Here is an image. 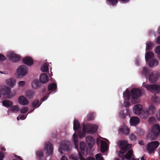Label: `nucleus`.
<instances>
[{
  "label": "nucleus",
  "mask_w": 160,
  "mask_h": 160,
  "mask_svg": "<svg viewBox=\"0 0 160 160\" xmlns=\"http://www.w3.org/2000/svg\"><path fill=\"white\" fill-rule=\"evenodd\" d=\"M41 104V102H39V100L36 99L32 103V106L33 108H38Z\"/></svg>",
  "instance_id": "f704fd0d"
},
{
  "label": "nucleus",
  "mask_w": 160,
  "mask_h": 160,
  "mask_svg": "<svg viewBox=\"0 0 160 160\" xmlns=\"http://www.w3.org/2000/svg\"><path fill=\"white\" fill-rule=\"evenodd\" d=\"M130 93L131 97L133 99H137L141 95V90L136 88H132L131 90Z\"/></svg>",
  "instance_id": "423d86ee"
},
{
  "label": "nucleus",
  "mask_w": 160,
  "mask_h": 160,
  "mask_svg": "<svg viewBox=\"0 0 160 160\" xmlns=\"http://www.w3.org/2000/svg\"><path fill=\"white\" fill-rule=\"evenodd\" d=\"M80 147L82 153L83 154L87 153V150H86L87 148L86 147L84 142H81L80 143Z\"/></svg>",
  "instance_id": "cd10ccee"
},
{
  "label": "nucleus",
  "mask_w": 160,
  "mask_h": 160,
  "mask_svg": "<svg viewBox=\"0 0 160 160\" xmlns=\"http://www.w3.org/2000/svg\"><path fill=\"white\" fill-rule=\"evenodd\" d=\"M159 144V142L157 141L151 142L147 145V150L149 153H153Z\"/></svg>",
  "instance_id": "f03ea898"
},
{
  "label": "nucleus",
  "mask_w": 160,
  "mask_h": 160,
  "mask_svg": "<svg viewBox=\"0 0 160 160\" xmlns=\"http://www.w3.org/2000/svg\"><path fill=\"white\" fill-rule=\"evenodd\" d=\"M149 72H150L148 68L144 67L143 68L141 72V74L142 75H144L146 78H147L148 76Z\"/></svg>",
  "instance_id": "c756f323"
},
{
  "label": "nucleus",
  "mask_w": 160,
  "mask_h": 160,
  "mask_svg": "<svg viewBox=\"0 0 160 160\" xmlns=\"http://www.w3.org/2000/svg\"><path fill=\"white\" fill-rule=\"evenodd\" d=\"M57 84L54 83H51L49 84L48 87V90L49 91H54L57 88Z\"/></svg>",
  "instance_id": "72a5a7b5"
},
{
  "label": "nucleus",
  "mask_w": 160,
  "mask_h": 160,
  "mask_svg": "<svg viewBox=\"0 0 160 160\" xmlns=\"http://www.w3.org/2000/svg\"><path fill=\"white\" fill-rule=\"evenodd\" d=\"M82 154L81 152H78V155L73 154L71 155V158L74 160H80V156L79 155Z\"/></svg>",
  "instance_id": "a19ab883"
},
{
  "label": "nucleus",
  "mask_w": 160,
  "mask_h": 160,
  "mask_svg": "<svg viewBox=\"0 0 160 160\" xmlns=\"http://www.w3.org/2000/svg\"><path fill=\"white\" fill-rule=\"evenodd\" d=\"M107 146V144L105 142L102 141H101V150L102 152L104 153L106 151Z\"/></svg>",
  "instance_id": "393cba45"
},
{
  "label": "nucleus",
  "mask_w": 160,
  "mask_h": 160,
  "mask_svg": "<svg viewBox=\"0 0 160 160\" xmlns=\"http://www.w3.org/2000/svg\"><path fill=\"white\" fill-rule=\"evenodd\" d=\"M96 160H103V157L101 154H97L95 156Z\"/></svg>",
  "instance_id": "8fccbe9b"
},
{
  "label": "nucleus",
  "mask_w": 160,
  "mask_h": 160,
  "mask_svg": "<svg viewBox=\"0 0 160 160\" xmlns=\"http://www.w3.org/2000/svg\"><path fill=\"white\" fill-rule=\"evenodd\" d=\"M154 54L152 52L150 51L147 52L146 53L145 56V58L146 62H148L149 59L152 58L154 57Z\"/></svg>",
  "instance_id": "bb28decb"
},
{
  "label": "nucleus",
  "mask_w": 160,
  "mask_h": 160,
  "mask_svg": "<svg viewBox=\"0 0 160 160\" xmlns=\"http://www.w3.org/2000/svg\"><path fill=\"white\" fill-rule=\"evenodd\" d=\"M86 140L88 148L90 149L92 148L95 143L94 139L92 136L89 135L86 137Z\"/></svg>",
  "instance_id": "9d476101"
},
{
  "label": "nucleus",
  "mask_w": 160,
  "mask_h": 160,
  "mask_svg": "<svg viewBox=\"0 0 160 160\" xmlns=\"http://www.w3.org/2000/svg\"><path fill=\"white\" fill-rule=\"evenodd\" d=\"M25 84V82L24 81H20L19 82V85L20 87H23Z\"/></svg>",
  "instance_id": "6e6d98bb"
},
{
  "label": "nucleus",
  "mask_w": 160,
  "mask_h": 160,
  "mask_svg": "<svg viewBox=\"0 0 160 160\" xmlns=\"http://www.w3.org/2000/svg\"><path fill=\"white\" fill-rule=\"evenodd\" d=\"M87 129V127L86 125L83 124L82 125V132H79L78 133L79 137L80 138H82L86 134Z\"/></svg>",
  "instance_id": "a878e982"
},
{
  "label": "nucleus",
  "mask_w": 160,
  "mask_h": 160,
  "mask_svg": "<svg viewBox=\"0 0 160 160\" xmlns=\"http://www.w3.org/2000/svg\"><path fill=\"white\" fill-rule=\"evenodd\" d=\"M37 160H46V158L43 156V152L42 150H38L36 152Z\"/></svg>",
  "instance_id": "6ab92c4d"
},
{
  "label": "nucleus",
  "mask_w": 160,
  "mask_h": 160,
  "mask_svg": "<svg viewBox=\"0 0 160 160\" xmlns=\"http://www.w3.org/2000/svg\"><path fill=\"white\" fill-rule=\"evenodd\" d=\"M11 89L9 87L4 86L1 90L0 92L3 95H8L10 94Z\"/></svg>",
  "instance_id": "a211bd4d"
},
{
  "label": "nucleus",
  "mask_w": 160,
  "mask_h": 160,
  "mask_svg": "<svg viewBox=\"0 0 160 160\" xmlns=\"http://www.w3.org/2000/svg\"><path fill=\"white\" fill-rule=\"evenodd\" d=\"M47 98L45 96L42 99V100L43 101H44L46 100Z\"/></svg>",
  "instance_id": "69168bd1"
},
{
  "label": "nucleus",
  "mask_w": 160,
  "mask_h": 160,
  "mask_svg": "<svg viewBox=\"0 0 160 160\" xmlns=\"http://www.w3.org/2000/svg\"><path fill=\"white\" fill-rule=\"evenodd\" d=\"M41 85V84L38 80H35L32 82V86L34 89H36L40 87Z\"/></svg>",
  "instance_id": "c85d7f7f"
},
{
  "label": "nucleus",
  "mask_w": 160,
  "mask_h": 160,
  "mask_svg": "<svg viewBox=\"0 0 160 160\" xmlns=\"http://www.w3.org/2000/svg\"><path fill=\"white\" fill-rule=\"evenodd\" d=\"M143 85L144 87L152 92H154L158 93L160 92V86L158 85L157 84L149 85L144 83H143Z\"/></svg>",
  "instance_id": "7ed1b4c3"
},
{
  "label": "nucleus",
  "mask_w": 160,
  "mask_h": 160,
  "mask_svg": "<svg viewBox=\"0 0 160 160\" xmlns=\"http://www.w3.org/2000/svg\"><path fill=\"white\" fill-rule=\"evenodd\" d=\"M28 107H23L20 110V112L22 113H24L26 112L28 110Z\"/></svg>",
  "instance_id": "de8ad7c7"
},
{
  "label": "nucleus",
  "mask_w": 160,
  "mask_h": 160,
  "mask_svg": "<svg viewBox=\"0 0 160 160\" xmlns=\"http://www.w3.org/2000/svg\"><path fill=\"white\" fill-rule=\"evenodd\" d=\"M18 102L20 104L22 105H27L29 103L28 101L23 96L19 97Z\"/></svg>",
  "instance_id": "f3484780"
},
{
  "label": "nucleus",
  "mask_w": 160,
  "mask_h": 160,
  "mask_svg": "<svg viewBox=\"0 0 160 160\" xmlns=\"http://www.w3.org/2000/svg\"><path fill=\"white\" fill-rule=\"evenodd\" d=\"M16 158L19 160H22L21 157L19 156H15Z\"/></svg>",
  "instance_id": "0e129e2a"
},
{
  "label": "nucleus",
  "mask_w": 160,
  "mask_h": 160,
  "mask_svg": "<svg viewBox=\"0 0 160 160\" xmlns=\"http://www.w3.org/2000/svg\"><path fill=\"white\" fill-rule=\"evenodd\" d=\"M48 66L47 63H45L41 67V70L42 72H47L48 71Z\"/></svg>",
  "instance_id": "ea45409f"
},
{
  "label": "nucleus",
  "mask_w": 160,
  "mask_h": 160,
  "mask_svg": "<svg viewBox=\"0 0 160 160\" xmlns=\"http://www.w3.org/2000/svg\"><path fill=\"white\" fill-rule=\"evenodd\" d=\"M130 104V103L128 102H126L125 103V106L126 107H129Z\"/></svg>",
  "instance_id": "680f3d73"
},
{
  "label": "nucleus",
  "mask_w": 160,
  "mask_h": 160,
  "mask_svg": "<svg viewBox=\"0 0 160 160\" xmlns=\"http://www.w3.org/2000/svg\"><path fill=\"white\" fill-rule=\"evenodd\" d=\"M160 134V126L158 124H155L152 130L148 134L147 138L150 140H156Z\"/></svg>",
  "instance_id": "f257e3e1"
},
{
  "label": "nucleus",
  "mask_w": 160,
  "mask_h": 160,
  "mask_svg": "<svg viewBox=\"0 0 160 160\" xmlns=\"http://www.w3.org/2000/svg\"><path fill=\"white\" fill-rule=\"evenodd\" d=\"M45 149L47 151L46 154L47 156L52 155L53 152V145L50 142H48L46 143Z\"/></svg>",
  "instance_id": "6e6552de"
},
{
  "label": "nucleus",
  "mask_w": 160,
  "mask_h": 160,
  "mask_svg": "<svg viewBox=\"0 0 160 160\" xmlns=\"http://www.w3.org/2000/svg\"><path fill=\"white\" fill-rule=\"evenodd\" d=\"M123 97L125 99L127 100H129L130 98L129 91L126 89L125 92L123 93Z\"/></svg>",
  "instance_id": "e433bc0d"
},
{
  "label": "nucleus",
  "mask_w": 160,
  "mask_h": 160,
  "mask_svg": "<svg viewBox=\"0 0 160 160\" xmlns=\"http://www.w3.org/2000/svg\"><path fill=\"white\" fill-rule=\"evenodd\" d=\"M26 116H25L23 114H20L17 117V119L18 120L20 119L24 120L26 118Z\"/></svg>",
  "instance_id": "3c124183"
},
{
  "label": "nucleus",
  "mask_w": 160,
  "mask_h": 160,
  "mask_svg": "<svg viewBox=\"0 0 160 160\" xmlns=\"http://www.w3.org/2000/svg\"><path fill=\"white\" fill-rule=\"evenodd\" d=\"M73 141L75 146V148L78 149L79 142L78 140V135L76 132L73 135Z\"/></svg>",
  "instance_id": "4be33fe9"
},
{
  "label": "nucleus",
  "mask_w": 160,
  "mask_h": 160,
  "mask_svg": "<svg viewBox=\"0 0 160 160\" xmlns=\"http://www.w3.org/2000/svg\"><path fill=\"white\" fill-rule=\"evenodd\" d=\"M119 131L123 134L127 135L129 133V129L127 126L123 125L120 127Z\"/></svg>",
  "instance_id": "aec40b11"
},
{
  "label": "nucleus",
  "mask_w": 160,
  "mask_h": 160,
  "mask_svg": "<svg viewBox=\"0 0 160 160\" xmlns=\"http://www.w3.org/2000/svg\"><path fill=\"white\" fill-rule=\"evenodd\" d=\"M3 105L6 107L12 106L13 105V102L10 100H4L2 102Z\"/></svg>",
  "instance_id": "7c9ffc66"
},
{
  "label": "nucleus",
  "mask_w": 160,
  "mask_h": 160,
  "mask_svg": "<svg viewBox=\"0 0 160 160\" xmlns=\"http://www.w3.org/2000/svg\"><path fill=\"white\" fill-rule=\"evenodd\" d=\"M160 76L159 72L158 71H154L149 76V80L152 83L155 82L158 79Z\"/></svg>",
  "instance_id": "39448f33"
},
{
  "label": "nucleus",
  "mask_w": 160,
  "mask_h": 160,
  "mask_svg": "<svg viewBox=\"0 0 160 160\" xmlns=\"http://www.w3.org/2000/svg\"><path fill=\"white\" fill-rule=\"evenodd\" d=\"M130 138L131 140L134 141L136 140V137L134 134H132L130 135Z\"/></svg>",
  "instance_id": "864d4df0"
},
{
  "label": "nucleus",
  "mask_w": 160,
  "mask_h": 160,
  "mask_svg": "<svg viewBox=\"0 0 160 160\" xmlns=\"http://www.w3.org/2000/svg\"><path fill=\"white\" fill-rule=\"evenodd\" d=\"M158 32L159 34H160V27L158 28Z\"/></svg>",
  "instance_id": "338daca9"
},
{
  "label": "nucleus",
  "mask_w": 160,
  "mask_h": 160,
  "mask_svg": "<svg viewBox=\"0 0 160 160\" xmlns=\"http://www.w3.org/2000/svg\"><path fill=\"white\" fill-rule=\"evenodd\" d=\"M11 110L14 112H17L19 110V108L18 105L14 106L11 108Z\"/></svg>",
  "instance_id": "a18cd8bd"
},
{
  "label": "nucleus",
  "mask_w": 160,
  "mask_h": 160,
  "mask_svg": "<svg viewBox=\"0 0 160 160\" xmlns=\"http://www.w3.org/2000/svg\"><path fill=\"white\" fill-rule=\"evenodd\" d=\"M94 113L93 112L89 114L87 116V120L89 121L94 120Z\"/></svg>",
  "instance_id": "37998d69"
},
{
  "label": "nucleus",
  "mask_w": 160,
  "mask_h": 160,
  "mask_svg": "<svg viewBox=\"0 0 160 160\" xmlns=\"http://www.w3.org/2000/svg\"><path fill=\"white\" fill-rule=\"evenodd\" d=\"M35 94L34 92L30 90H27L25 92V95L28 98H33Z\"/></svg>",
  "instance_id": "5701e85b"
},
{
  "label": "nucleus",
  "mask_w": 160,
  "mask_h": 160,
  "mask_svg": "<svg viewBox=\"0 0 160 160\" xmlns=\"http://www.w3.org/2000/svg\"><path fill=\"white\" fill-rule=\"evenodd\" d=\"M148 110L150 114H152L155 112L156 109L154 106L151 105L149 106Z\"/></svg>",
  "instance_id": "4c0bfd02"
},
{
  "label": "nucleus",
  "mask_w": 160,
  "mask_h": 160,
  "mask_svg": "<svg viewBox=\"0 0 160 160\" xmlns=\"http://www.w3.org/2000/svg\"><path fill=\"white\" fill-rule=\"evenodd\" d=\"M8 57L10 61L14 62H17L20 59V57L19 56L12 52L8 53Z\"/></svg>",
  "instance_id": "1a4fd4ad"
},
{
  "label": "nucleus",
  "mask_w": 160,
  "mask_h": 160,
  "mask_svg": "<svg viewBox=\"0 0 160 160\" xmlns=\"http://www.w3.org/2000/svg\"><path fill=\"white\" fill-rule=\"evenodd\" d=\"M40 81L41 82L45 83L48 82L49 80L48 75L45 73H42L40 76Z\"/></svg>",
  "instance_id": "dca6fc26"
},
{
  "label": "nucleus",
  "mask_w": 160,
  "mask_h": 160,
  "mask_svg": "<svg viewBox=\"0 0 160 160\" xmlns=\"http://www.w3.org/2000/svg\"><path fill=\"white\" fill-rule=\"evenodd\" d=\"M17 71L19 76H24L28 73V69L27 66L22 65L20 66L18 68Z\"/></svg>",
  "instance_id": "0eeeda50"
},
{
  "label": "nucleus",
  "mask_w": 160,
  "mask_h": 160,
  "mask_svg": "<svg viewBox=\"0 0 160 160\" xmlns=\"http://www.w3.org/2000/svg\"><path fill=\"white\" fill-rule=\"evenodd\" d=\"M119 115L121 118H124L127 116V115L124 113V111H121L120 112Z\"/></svg>",
  "instance_id": "603ef678"
},
{
  "label": "nucleus",
  "mask_w": 160,
  "mask_h": 160,
  "mask_svg": "<svg viewBox=\"0 0 160 160\" xmlns=\"http://www.w3.org/2000/svg\"><path fill=\"white\" fill-rule=\"evenodd\" d=\"M152 100L155 104H158L160 103V99L156 96V94L152 96Z\"/></svg>",
  "instance_id": "58836bf2"
},
{
  "label": "nucleus",
  "mask_w": 160,
  "mask_h": 160,
  "mask_svg": "<svg viewBox=\"0 0 160 160\" xmlns=\"http://www.w3.org/2000/svg\"><path fill=\"white\" fill-rule=\"evenodd\" d=\"M6 58L4 55L0 53V61H5L6 60Z\"/></svg>",
  "instance_id": "5fc2aeb1"
},
{
  "label": "nucleus",
  "mask_w": 160,
  "mask_h": 160,
  "mask_svg": "<svg viewBox=\"0 0 160 160\" xmlns=\"http://www.w3.org/2000/svg\"><path fill=\"white\" fill-rule=\"evenodd\" d=\"M140 120L137 117H133L130 119V122L132 125H136L138 124Z\"/></svg>",
  "instance_id": "412c9836"
},
{
  "label": "nucleus",
  "mask_w": 160,
  "mask_h": 160,
  "mask_svg": "<svg viewBox=\"0 0 160 160\" xmlns=\"http://www.w3.org/2000/svg\"><path fill=\"white\" fill-rule=\"evenodd\" d=\"M46 88H44L42 90V92L43 93H44L46 90Z\"/></svg>",
  "instance_id": "774afa93"
},
{
  "label": "nucleus",
  "mask_w": 160,
  "mask_h": 160,
  "mask_svg": "<svg viewBox=\"0 0 160 160\" xmlns=\"http://www.w3.org/2000/svg\"><path fill=\"white\" fill-rule=\"evenodd\" d=\"M61 160H68V159L66 156H63L62 157Z\"/></svg>",
  "instance_id": "bf43d9fd"
},
{
  "label": "nucleus",
  "mask_w": 160,
  "mask_h": 160,
  "mask_svg": "<svg viewBox=\"0 0 160 160\" xmlns=\"http://www.w3.org/2000/svg\"><path fill=\"white\" fill-rule=\"evenodd\" d=\"M133 111L137 115H140L142 111V106L140 104H136L133 108Z\"/></svg>",
  "instance_id": "9b49d317"
},
{
  "label": "nucleus",
  "mask_w": 160,
  "mask_h": 160,
  "mask_svg": "<svg viewBox=\"0 0 160 160\" xmlns=\"http://www.w3.org/2000/svg\"><path fill=\"white\" fill-rule=\"evenodd\" d=\"M139 144L141 145H144V142L143 140H141L139 142Z\"/></svg>",
  "instance_id": "e2e57ef3"
},
{
  "label": "nucleus",
  "mask_w": 160,
  "mask_h": 160,
  "mask_svg": "<svg viewBox=\"0 0 160 160\" xmlns=\"http://www.w3.org/2000/svg\"><path fill=\"white\" fill-rule=\"evenodd\" d=\"M109 4L113 6L115 5L118 2L117 0H107Z\"/></svg>",
  "instance_id": "09e8293b"
},
{
  "label": "nucleus",
  "mask_w": 160,
  "mask_h": 160,
  "mask_svg": "<svg viewBox=\"0 0 160 160\" xmlns=\"http://www.w3.org/2000/svg\"><path fill=\"white\" fill-rule=\"evenodd\" d=\"M4 158V154L2 152L0 151V160H3Z\"/></svg>",
  "instance_id": "13d9d810"
},
{
  "label": "nucleus",
  "mask_w": 160,
  "mask_h": 160,
  "mask_svg": "<svg viewBox=\"0 0 160 160\" xmlns=\"http://www.w3.org/2000/svg\"><path fill=\"white\" fill-rule=\"evenodd\" d=\"M153 45V43L151 42H148L146 44V50H149L151 49Z\"/></svg>",
  "instance_id": "c03bdc74"
},
{
  "label": "nucleus",
  "mask_w": 160,
  "mask_h": 160,
  "mask_svg": "<svg viewBox=\"0 0 160 160\" xmlns=\"http://www.w3.org/2000/svg\"><path fill=\"white\" fill-rule=\"evenodd\" d=\"M79 155L80 157V160H95V158L92 156L88 157L85 159L82 154H80Z\"/></svg>",
  "instance_id": "79ce46f5"
},
{
  "label": "nucleus",
  "mask_w": 160,
  "mask_h": 160,
  "mask_svg": "<svg viewBox=\"0 0 160 160\" xmlns=\"http://www.w3.org/2000/svg\"><path fill=\"white\" fill-rule=\"evenodd\" d=\"M158 64V62L156 59H152L149 62V66L151 68L157 66Z\"/></svg>",
  "instance_id": "b1692460"
},
{
  "label": "nucleus",
  "mask_w": 160,
  "mask_h": 160,
  "mask_svg": "<svg viewBox=\"0 0 160 160\" xmlns=\"http://www.w3.org/2000/svg\"><path fill=\"white\" fill-rule=\"evenodd\" d=\"M126 141H120L118 142L121 148L120 152L121 154L123 155L130 148L129 145H126Z\"/></svg>",
  "instance_id": "20e7f679"
},
{
  "label": "nucleus",
  "mask_w": 160,
  "mask_h": 160,
  "mask_svg": "<svg viewBox=\"0 0 160 160\" xmlns=\"http://www.w3.org/2000/svg\"><path fill=\"white\" fill-rule=\"evenodd\" d=\"M86 126L87 129L91 133L96 132L98 129V126L96 125L88 124Z\"/></svg>",
  "instance_id": "ddd939ff"
},
{
  "label": "nucleus",
  "mask_w": 160,
  "mask_h": 160,
  "mask_svg": "<svg viewBox=\"0 0 160 160\" xmlns=\"http://www.w3.org/2000/svg\"><path fill=\"white\" fill-rule=\"evenodd\" d=\"M22 62L27 65L30 66L33 64V60L30 57H26L23 59Z\"/></svg>",
  "instance_id": "2eb2a0df"
},
{
  "label": "nucleus",
  "mask_w": 160,
  "mask_h": 160,
  "mask_svg": "<svg viewBox=\"0 0 160 160\" xmlns=\"http://www.w3.org/2000/svg\"><path fill=\"white\" fill-rule=\"evenodd\" d=\"M156 117L157 119L160 121V109L158 111V112L157 113Z\"/></svg>",
  "instance_id": "4d7b16f0"
},
{
  "label": "nucleus",
  "mask_w": 160,
  "mask_h": 160,
  "mask_svg": "<svg viewBox=\"0 0 160 160\" xmlns=\"http://www.w3.org/2000/svg\"><path fill=\"white\" fill-rule=\"evenodd\" d=\"M155 52L157 54L158 58L160 60V46L156 47L155 49Z\"/></svg>",
  "instance_id": "49530a36"
},
{
  "label": "nucleus",
  "mask_w": 160,
  "mask_h": 160,
  "mask_svg": "<svg viewBox=\"0 0 160 160\" xmlns=\"http://www.w3.org/2000/svg\"><path fill=\"white\" fill-rule=\"evenodd\" d=\"M150 114L147 109L142 110L140 115L142 118H147Z\"/></svg>",
  "instance_id": "2f4dec72"
},
{
  "label": "nucleus",
  "mask_w": 160,
  "mask_h": 160,
  "mask_svg": "<svg viewBox=\"0 0 160 160\" xmlns=\"http://www.w3.org/2000/svg\"><path fill=\"white\" fill-rule=\"evenodd\" d=\"M15 82L16 81L15 80L12 78L8 79L6 81L7 84L11 87H12L14 86Z\"/></svg>",
  "instance_id": "c9c22d12"
},
{
  "label": "nucleus",
  "mask_w": 160,
  "mask_h": 160,
  "mask_svg": "<svg viewBox=\"0 0 160 160\" xmlns=\"http://www.w3.org/2000/svg\"><path fill=\"white\" fill-rule=\"evenodd\" d=\"M62 150L68 151L69 150V144L65 142H62L60 145L58 151L61 153H62Z\"/></svg>",
  "instance_id": "f8f14e48"
},
{
  "label": "nucleus",
  "mask_w": 160,
  "mask_h": 160,
  "mask_svg": "<svg viewBox=\"0 0 160 160\" xmlns=\"http://www.w3.org/2000/svg\"><path fill=\"white\" fill-rule=\"evenodd\" d=\"M157 41L158 44H160V36H159L157 38Z\"/></svg>",
  "instance_id": "052dcab7"
},
{
  "label": "nucleus",
  "mask_w": 160,
  "mask_h": 160,
  "mask_svg": "<svg viewBox=\"0 0 160 160\" xmlns=\"http://www.w3.org/2000/svg\"><path fill=\"white\" fill-rule=\"evenodd\" d=\"M133 155V151L132 150H130L128 151L125 155L124 156V154L120 155L119 154V157H121L122 160H124L125 158L127 159H130Z\"/></svg>",
  "instance_id": "4468645a"
},
{
  "label": "nucleus",
  "mask_w": 160,
  "mask_h": 160,
  "mask_svg": "<svg viewBox=\"0 0 160 160\" xmlns=\"http://www.w3.org/2000/svg\"><path fill=\"white\" fill-rule=\"evenodd\" d=\"M80 127V124L79 121L77 120H75L73 122V130L77 131Z\"/></svg>",
  "instance_id": "473e14b6"
}]
</instances>
